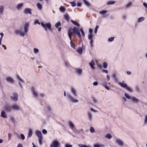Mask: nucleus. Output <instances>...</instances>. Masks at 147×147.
<instances>
[{
	"mask_svg": "<svg viewBox=\"0 0 147 147\" xmlns=\"http://www.w3.org/2000/svg\"><path fill=\"white\" fill-rule=\"evenodd\" d=\"M4 110L7 112H9L11 111V106H10L8 104H6L3 107Z\"/></svg>",
	"mask_w": 147,
	"mask_h": 147,
	"instance_id": "nucleus-9",
	"label": "nucleus"
},
{
	"mask_svg": "<svg viewBox=\"0 0 147 147\" xmlns=\"http://www.w3.org/2000/svg\"><path fill=\"white\" fill-rule=\"evenodd\" d=\"M107 65L106 62H104L102 64V67H103L106 68L107 67Z\"/></svg>",
	"mask_w": 147,
	"mask_h": 147,
	"instance_id": "nucleus-53",
	"label": "nucleus"
},
{
	"mask_svg": "<svg viewBox=\"0 0 147 147\" xmlns=\"http://www.w3.org/2000/svg\"><path fill=\"white\" fill-rule=\"evenodd\" d=\"M7 81L9 83H12L14 82L13 79L10 77H8L6 78Z\"/></svg>",
	"mask_w": 147,
	"mask_h": 147,
	"instance_id": "nucleus-25",
	"label": "nucleus"
},
{
	"mask_svg": "<svg viewBox=\"0 0 147 147\" xmlns=\"http://www.w3.org/2000/svg\"><path fill=\"white\" fill-rule=\"evenodd\" d=\"M132 102L135 103H138L140 101V100L135 97L132 96L131 100Z\"/></svg>",
	"mask_w": 147,
	"mask_h": 147,
	"instance_id": "nucleus-17",
	"label": "nucleus"
},
{
	"mask_svg": "<svg viewBox=\"0 0 147 147\" xmlns=\"http://www.w3.org/2000/svg\"><path fill=\"white\" fill-rule=\"evenodd\" d=\"M143 6L146 8L147 9V3H143Z\"/></svg>",
	"mask_w": 147,
	"mask_h": 147,
	"instance_id": "nucleus-64",
	"label": "nucleus"
},
{
	"mask_svg": "<svg viewBox=\"0 0 147 147\" xmlns=\"http://www.w3.org/2000/svg\"><path fill=\"white\" fill-rule=\"evenodd\" d=\"M132 3L131 2H129L125 5V7L126 8H128L131 6Z\"/></svg>",
	"mask_w": 147,
	"mask_h": 147,
	"instance_id": "nucleus-40",
	"label": "nucleus"
},
{
	"mask_svg": "<svg viewBox=\"0 0 147 147\" xmlns=\"http://www.w3.org/2000/svg\"><path fill=\"white\" fill-rule=\"evenodd\" d=\"M65 65L66 67H69L70 66V64L68 61H65Z\"/></svg>",
	"mask_w": 147,
	"mask_h": 147,
	"instance_id": "nucleus-41",
	"label": "nucleus"
},
{
	"mask_svg": "<svg viewBox=\"0 0 147 147\" xmlns=\"http://www.w3.org/2000/svg\"><path fill=\"white\" fill-rule=\"evenodd\" d=\"M17 79L18 81L19 85L20 88L22 89L23 87L22 84L24 83V82L21 78L18 76H17Z\"/></svg>",
	"mask_w": 147,
	"mask_h": 147,
	"instance_id": "nucleus-11",
	"label": "nucleus"
},
{
	"mask_svg": "<svg viewBox=\"0 0 147 147\" xmlns=\"http://www.w3.org/2000/svg\"><path fill=\"white\" fill-rule=\"evenodd\" d=\"M42 132L44 134H46L47 133V131L45 129H43L42 130Z\"/></svg>",
	"mask_w": 147,
	"mask_h": 147,
	"instance_id": "nucleus-59",
	"label": "nucleus"
},
{
	"mask_svg": "<svg viewBox=\"0 0 147 147\" xmlns=\"http://www.w3.org/2000/svg\"><path fill=\"white\" fill-rule=\"evenodd\" d=\"M112 77L114 79L115 81V82H116L117 81V80L116 75L115 74H113L112 75Z\"/></svg>",
	"mask_w": 147,
	"mask_h": 147,
	"instance_id": "nucleus-52",
	"label": "nucleus"
},
{
	"mask_svg": "<svg viewBox=\"0 0 147 147\" xmlns=\"http://www.w3.org/2000/svg\"><path fill=\"white\" fill-rule=\"evenodd\" d=\"M107 13V11L106 10H102L99 12V13L102 15H104L106 14Z\"/></svg>",
	"mask_w": 147,
	"mask_h": 147,
	"instance_id": "nucleus-35",
	"label": "nucleus"
},
{
	"mask_svg": "<svg viewBox=\"0 0 147 147\" xmlns=\"http://www.w3.org/2000/svg\"><path fill=\"white\" fill-rule=\"evenodd\" d=\"M105 137L106 138L110 139L111 138L112 136L110 134H108L105 135Z\"/></svg>",
	"mask_w": 147,
	"mask_h": 147,
	"instance_id": "nucleus-42",
	"label": "nucleus"
},
{
	"mask_svg": "<svg viewBox=\"0 0 147 147\" xmlns=\"http://www.w3.org/2000/svg\"><path fill=\"white\" fill-rule=\"evenodd\" d=\"M1 116L3 118H7V116L5 112V111H3L1 113Z\"/></svg>",
	"mask_w": 147,
	"mask_h": 147,
	"instance_id": "nucleus-26",
	"label": "nucleus"
},
{
	"mask_svg": "<svg viewBox=\"0 0 147 147\" xmlns=\"http://www.w3.org/2000/svg\"><path fill=\"white\" fill-rule=\"evenodd\" d=\"M93 100L94 103H96L97 102V100L94 98H93Z\"/></svg>",
	"mask_w": 147,
	"mask_h": 147,
	"instance_id": "nucleus-63",
	"label": "nucleus"
},
{
	"mask_svg": "<svg viewBox=\"0 0 147 147\" xmlns=\"http://www.w3.org/2000/svg\"><path fill=\"white\" fill-rule=\"evenodd\" d=\"M90 131L92 133H93L95 132V130L93 127H91L90 128Z\"/></svg>",
	"mask_w": 147,
	"mask_h": 147,
	"instance_id": "nucleus-51",
	"label": "nucleus"
},
{
	"mask_svg": "<svg viewBox=\"0 0 147 147\" xmlns=\"http://www.w3.org/2000/svg\"><path fill=\"white\" fill-rule=\"evenodd\" d=\"M98 27H98V26H96L95 28V30H94V33L95 34L96 33L98 29Z\"/></svg>",
	"mask_w": 147,
	"mask_h": 147,
	"instance_id": "nucleus-55",
	"label": "nucleus"
},
{
	"mask_svg": "<svg viewBox=\"0 0 147 147\" xmlns=\"http://www.w3.org/2000/svg\"><path fill=\"white\" fill-rule=\"evenodd\" d=\"M31 90L34 97L36 98L38 96V93L36 89L33 87H32Z\"/></svg>",
	"mask_w": 147,
	"mask_h": 147,
	"instance_id": "nucleus-12",
	"label": "nucleus"
},
{
	"mask_svg": "<svg viewBox=\"0 0 147 147\" xmlns=\"http://www.w3.org/2000/svg\"><path fill=\"white\" fill-rule=\"evenodd\" d=\"M36 134L38 138L42 137L41 133L38 130L36 131Z\"/></svg>",
	"mask_w": 147,
	"mask_h": 147,
	"instance_id": "nucleus-28",
	"label": "nucleus"
},
{
	"mask_svg": "<svg viewBox=\"0 0 147 147\" xmlns=\"http://www.w3.org/2000/svg\"><path fill=\"white\" fill-rule=\"evenodd\" d=\"M24 13L26 14H32V10L31 9L27 8H25L24 11Z\"/></svg>",
	"mask_w": 147,
	"mask_h": 147,
	"instance_id": "nucleus-16",
	"label": "nucleus"
},
{
	"mask_svg": "<svg viewBox=\"0 0 147 147\" xmlns=\"http://www.w3.org/2000/svg\"><path fill=\"white\" fill-rule=\"evenodd\" d=\"M144 124H147V115H145L144 120Z\"/></svg>",
	"mask_w": 147,
	"mask_h": 147,
	"instance_id": "nucleus-47",
	"label": "nucleus"
},
{
	"mask_svg": "<svg viewBox=\"0 0 147 147\" xmlns=\"http://www.w3.org/2000/svg\"><path fill=\"white\" fill-rule=\"evenodd\" d=\"M11 100L15 101H16L18 100V95L17 94L14 93L13 94V96H11Z\"/></svg>",
	"mask_w": 147,
	"mask_h": 147,
	"instance_id": "nucleus-14",
	"label": "nucleus"
},
{
	"mask_svg": "<svg viewBox=\"0 0 147 147\" xmlns=\"http://www.w3.org/2000/svg\"><path fill=\"white\" fill-rule=\"evenodd\" d=\"M70 44L71 45V47L74 49H75V47L74 45V44L73 43L72 41H71L70 42Z\"/></svg>",
	"mask_w": 147,
	"mask_h": 147,
	"instance_id": "nucleus-49",
	"label": "nucleus"
},
{
	"mask_svg": "<svg viewBox=\"0 0 147 147\" xmlns=\"http://www.w3.org/2000/svg\"><path fill=\"white\" fill-rule=\"evenodd\" d=\"M88 117L89 120L91 121L92 119V114L90 112H88Z\"/></svg>",
	"mask_w": 147,
	"mask_h": 147,
	"instance_id": "nucleus-23",
	"label": "nucleus"
},
{
	"mask_svg": "<svg viewBox=\"0 0 147 147\" xmlns=\"http://www.w3.org/2000/svg\"><path fill=\"white\" fill-rule=\"evenodd\" d=\"M107 82L106 81H104L102 84V85L104 87L107 86Z\"/></svg>",
	"mask_w": 147,
	"mask_h": 147,
	"instance_id": "nucleus-50",
	"label": "nucleus"
},
{
	"mask_svg": "<svg viewBox=\"0 0 147 147\" xmlns=\"http://www.w3.org/2000/svg\"><path fill=\"white\" fill-rule=\"evenodd\" d=\"M115 142L119 145L121 146L123 145V142L119 139H116L115 140Z\"/></svg>",
	"mask_w": 147,
	"mask_h": 147,
	"instance_id": "nucleus-19",
	"label": "nucleus"
},
{
	"mask_svg": "<svg viewBox=\"0 0 147 147\" xmlns=\"http://www.w3.org/2000/svg\"><path fill=\"white\" fill-rule=\"evenodd\" d=\"M60 145L58 141L57 140H54L52 142V144L51 145V147H60Z\"/></svg>",
	"mask_w": 147,
	"mask_h": 147,
	"instance_id": "nucleus-8",
	"label": "nucleus"
},
{
	"mask_svg": "<svg viewBox=\"0 0 147 147\" xmlns=\"http://www.w3.org/2000/svg\"><path fill=\"white\" fill-rule=\"evenodd\" d=\"M24 3H21L18 4L17 5V9L18 10H20L23 7Z\"/></svg>",
	"mask_w": 147,
	"mask_h": 147,
	"instance_id": "nucleus-20",
	"label": "nucleus"
},
{
	"mask_svg": "<svg viewBox=\"0 0 147 147\" xmlns=\"http://www.w3.org/2000/svg\"><path fill=\"white\" fill-rule=\"evenodd\" d=\"M11 134L9 133L8 134V140H10L11 139Z\"/></svg>",
	"mask_w": 147,
	"mask_h": 147,
	"instance_id": "nucleus-60",
	"label": "nucleus"
},
{
	"mask_svg": "<svg viewBox=\"0 0 147 147\" xmlns=\"http://www.w3.org/2000/svg\"><path fill=\"white\" fill-rule=\"evenodd\" d=\"M32 131L31 129H30L28 131V138H29L32 135Z\"/></svg>",
	"mask_w": 147,
	"mask_h": 147,
	"instance_id": "nucleus-29",
	"label": "nucleus"
},
{
	"mask_svg": "<svg viewBox=\"0 0 147 147\" xmlns=\"http://www.w3.org/2000/svg\"><path fill=\"white\" fill-rule=\"evenodd\" d=\"M67 96L71 102L74 103L78 102V100L75 98V97H73L70 94H67Z\"/></svg>",
	"mask_w": 147,
	"mask_h": 147,
	"instance_id": "nucleus-5",
	"label": "nucleus"
},
{
	"mask_svg": "<svg viewBox=\"0 0 147 147\" xmlns=\"http://www.w3.org/2000/svg\"><path fill=\"white\" fill-rule=\"evenodd\" d=\"M115 3V2L113 1H108L107 4L108 5L114 4Z\"/></svg>",
	"mask_w": 147,
	"mask_h": 147,
	"instance_id": "nucleus-33",
	"label": "nucleus"
},
{
	"mask_svg": "<svg viewBox=\"0 0 147 147\" xmlns=\"http://www.w3.org/2000/svg\"><path fill=\"white\" fill-rule=\"evenodd\" d=\"M94 147H101V146L100 145L98 144L94 145Z\"/></svg>",
	"mask_w": 147,
	"mask_h": 147,
	"instance_id": "nucleus-62",
	"label": "nucleus"
},
{
	"mask_svg": "<svg viewBox=\"0 0 147 147\" xmlns=\"http://www.w3.org/2000/svg\"><path fill=\"white\" fill-rule=\"evenodd\" d=\"M45 110L47 112H50L52 110L51 107L48 105H47L45 107Z\"/></svg>",
	"mask_w": 147,
	"mask_h": 147,
	"instance_id": "nucleus-27",
	"label": "nucleus"
},
{
	"mask_svg": "<svg viewBox=\"0 0 147 147\" xmlns=\"http://www.w3.org/2000/svg\"><path fill=\"white\" fill-rule=\"evenodd\" d=\"M34 52L35 54H36L39 52V50L36 48H34L33 49Z\"/></svg>",
	"mask_w": 147,
	"mask_h": 147,
	"instance_id": "nucleus-43",
	"label": "nucleus"
},
{
	"mask_svg": "<svg viewBox=\"0 0 147 147\" xmlns=\"http://www.w3.org/2000/svg\"><path fill=\"white\" fill-rule=\"evenodd\" d=\"M71 22L73 24H74V25H76V26H77L78 27H80V25L79 24V23L77 22L76 21H74L73 20H71Z\"/></svg>",
	"mask_w": 147,
	"mask_h": 147,
	"instance_id": "nucleus-30",
	"label": "nucleus"
},
{
	"mask_svg": "<svg viewBox=\"0 0 147 147\" xmlns=\"http://www.w3.org/2000/svg\"><path fill=\"white\" fill-rule=\"evenodd\" d=\"M80 32H81V33L82 36L83 37H85V34L84 31L82 29H80L79 30V29L76 27H74L73 29L71 28L68 30V35L70 40V42L72 41V36L73 35L72 32L75 35H76L79 38H81V36Z\"/></svg>",
	"mask_w": 147,
	"mask_h": 147,
	"instance_id": "nucleus-1",
	"label": "nucleus"
},
{
	"mask_svg": "<svg viewBox=\"0 0 147 147\" xmlns=\"http://www.w3.org/2000/svg\"><path fill=\"white\" fill-rule=\"evenodd\" d=\"M65 8L62 6H61L59 8V10L61 12H64L65 10Z\"/></svg>",
	"mask_w": 147,
	"mask_h": 147,
	"instance_id": "nucleus-32",
	"label": "nucleus"
},
{
	"mask_svg": "<svg viewBox=\"0 0 147 147\" xmlns=\"http://www.w3.org/2000/svg\"><path fill=\"white\" fill-rule=\"evenodd\" d=\"M34 23L36 24H38L39 25H41L45 31H47V29H48L50 31H52L51 25L50 22H48L46 24H45L43 22H42L40 23L38 20H36L34 21Z\"/></svg>",
	"mask_w": 147,
	"mask_h": 147,
	"instance_id": "nucleus-2",
	"label": "nucleus"
},
{
	"mask_svg": "<svg viewBox=\"0 0 147 147\" xmlns=\"http://www.w3.org/2000/svg\"><path fill=\"white\" fill-rule=\"evenodd\" d=\"M11 109L15 111L21 110L22 108L17 104H14L11 106Z\"/></svg>",
	"mask_w": 147,
	"mask_h": 147,
	"instance_id": "nucleus-7",
	"label": "nucleus"
},
{
	"mask_svg": "<svg viewBox=\"0 0 147 147\" xmlns=\"http://www.w3.org/2000/svg\"><path fill=\"white\" fill-rule=\"evenodd\" d=\"M29 25V24L28 23H26L24 26V32H25V34L27 33L28 32Z\"/></svg>",
	"mask_w": 147,
	"mask_h": 147,
	"instance_id": "nucleus-10",
	"label": "nucleus"
},
{
	"mask_svg": "<svg viewBox=\"0 0 147 147\" xmlns=\"http://www.w3.org/2000/svg\"><path fill=\"white\" fill-rule=\"evenodd\" d=\"M144 20V18L142 17L139 18L138 20V22H140L143 21Z\"/></svg>",
	"mask_w": 147,
	"mask_h": 147,
	"instance_id": "nucleus-45",
	"label": "nucleus"
},
{
	"mask_svg": "<svg viewBox=\"0 0 147 147\" xmlns=\"http://www.w3.org/2000/svg\"><path fill=\"white\" fill-rule=\"evenodd\" d=\"M61 24L60 22H58L57 23L55 24V26L57 28L61 26Z\"/></svg>",
	"mask_w": 147,
	"mask_h": 147,
	"instance_id": "nucleus-38",
	"label": "nucleus"
},
{
	"mask_svg": "<svg viewBox=\"0 0 147 147\" xmlns=\"http://www.w3.org/2000/svg\"><path fill=\"white\" fill-rule=\"evenodd\" d=\"M78 146L79 147H90L89 146H87L86 145H84L81 144H78Z\"/></svg>",
	"mask_w": 147,
	"mask_h": 147,
	"instance_id": "nucleus-46",
	"label": "nucleus"
},
{
	"mask_svg": "<svg viewBox=\"0 0 147 147\" xmlns=\"http://www.w3.org/2000/svg\"><path fill=\"white\" fill-rule=\"evenodd\" d=\"M70 3L71 4V6L73 7H74L76 5V3L74 2H70Z\"/></svg>",
	"mask_w": 147,
	"mask_h": 147,
	"instance_id": "nucleus-54",
	"label": "nucleus"
},
{
	"mask_svg": "<svg viewBox=\"0 0 147 147\" xmlns=\"http://www.w3.org/2000/svg\"><path fill=\"white\" fill-rule=\"evenodd\" d=\"M126 18H127V17H126V15H125V14H124V15H123L122 16V18L123 20H125Z\"/></svg>",
	"mask_w": 147,
	"mask_h": 147,
	"instance_id": "nucleus-61",
	"label": "nucleus"
},
{
	"mask_svg": "<svg viewBox=\"0 0 147 147\" xmlns=\"http://www.w3.org/2000/svg\"><path fill=\"white\" fill-rule=\"evenodd\" d=\"M89 34L88 36V38L90 40V44L91 47H93L94 46L93 40V36L92 34V30L91 29L89 30Z\"/></svg>",
	"mask_w": 147,
	"mask_h": 147,
	"instance_id": "nucleus-4",
	"label": "nucleus"
},
{
	"mask_svg": "<svg viewBox=\"0 0 147 147\" xmlns=\"http://www.w3.org/2000/svg\"><path fill=\"white\" fill-rule=\"evenodd\" d=\"M71 91L72 94L74 95V96L76 97L77 96V92L76 90L74 88H72L71 89Z\"/></svg>",
	"mask_w": 147,
	"mask_h": 147,
	"instance_id": "nucleus-21",
	"label": "nucleus"
},
{
	"mask_svg": "<svg viewBox=\"0 0 147 147\" xmlns=\"http://www.w3.org/2000/svg\"><path fill=\"white\" fill-rule=\"evenodd\" d=\"M115 38L114 37H112L111 38H109L108 39V41L109 42H111L113 41L114 39Z\"/></svg>",
	"mask_w": 147,
	"mask_h": 147,
	"instance_id": "nucleus-48",
	"label": "nucleus"
},
{
	"mask_svg": "<svg viewBox=\"0 0 147 147\" xmlns=\"http://www.w3.org/2000/svg\"><path fill=\"white\" fill-rule=\"evenodd\" d=\"M118 84L122 88L125 89L129 92H132V90L131 88L128 87L127 84L125 83V82L124 81H123L122 82H119Z\"/></svg>",
	"mask_w": 147,
	"mask_h": 147,
	"instance_id": "nucleus-3",
	"label": "nucleus"
},
{
	"mask_svg": "<svg viewBox=\"0 0 147 147\" xmlns=\"http://www.w3.org/2000/svg\"><path fill=\"white\" fill-rule=\"evenodd\" d=\"M89 65L90 67L92 69H94V62L93 60H92L91 62L89 63Z\"/></svg>",
	"mask_w": 147,
	"mask_h": 147,
	"instance_id": "nucleus-22",
	"label": "nucleus"
},
{
	"mask_svg": "<svg viewBox=\"0 0 147 147\" xmlns=\"http://www.w3.org/2000/svg\"><path fill=\"white\" fill-rule=\"evenodd\" d=\"M16 137L18 138L21 139L22 140H24L25 139V137L24 135L23 134H21L20 136L18 134L16 133Z\"/></svg>",
	"mask_w": 147,
	"mask_h": 147,
	"instance_id": "nucleus-15",
	"label": "nucleus"
},
{
	"mask_svg": "<svg viewBox=\"0 0 147 147\" xmlns=\"http://www.w3.org/2000/svg\"><path fill=\"white\" fill-rule=\"evenodd\" d=\"M15 33L16 34L22 36H24L25 34L24 32L20 30L17 29L15 30Z\"/></svg>",
	"mask_w": 147,
	"mask_h": 147,
	"instance_id": "nucleus-6",
	"label": "nucleus"
},
{
	"mask_svg": "<svg viewBox=\"0 0 147 147\" xmlns=\"http://www.w3.org/2000/svg\"><path fill=\"white\" fill-rule=\"evenodd\" d=\"M39 143L40 144H42V137L38 138Z\"/></svg>",
	"mask_w": 147,
	"mask_h": 147,
	"instance_id": "nucleus-44",
	"label": "nucleus"
},
{
	"mask_svg": "<svg viewBox=\"0 0 147 147\" xmlns=\"http://www.w3.org/2000/svg\"><path fill=\"white\" fill-rule=\"evenodd\" d=\"M68 124L70 128L74 131L75 129V126L74 124L71 121H69Z\"/></svg>",
	"mask_w": 147,
	"mask_h": 147,
	"instance_id": "nucleus-13",
	"label": "nucleus"
},
{
	"mask_svg": "<svg viewBox=\"0 0 147 147\" xmlns=\"http://www.w3.org/2000/svg\"><path fill=\"white\" fill-rule=\"evenodd\" d=\"M4 7L3 6H0V13L2 14L4 11Z\"/></svg>",
	"mask_w": 147,
	"mask_h": 147,
	"instance_id": "nucleus-37",
	"label": "nucleus"
},
{
	"mask_svg": "<svg viewBox=\"0 0 147 147\" xmlns=\"http://www.w3.org/2000/svg\"><path fill=\"white\" fill-rule=\"evenodd\" d=\"M83 2L86 6L87 7H89L90 6V3L86 0H83Z\"/></svg>",
	"mask_w": 147,
	"mask_h": 147,
	"instance_id": "nucleus-34",
	"label": "nucleus"
},
{
	"mask_svg": "<svg viewBox=\"0 0 147 147\" xmlns=\"http://www.w3.org/2000/svg\"><path fill=\"white\" fill-rule=\"evenodd\" d=\"M37 7L38 9L39 10H42V6L39 3H37Z\"/></svg>",
	"mask_w": 147,
	"mask_h": 147,
	"instance_id": "nucleus-36",
	"label": "nucleus"
},
{
	"mask_svg": "<svg viewBox=\"0 0 147 147\" xmlns=\"http://www.w3.org/2000/svg\"><path fill=\"white\" fill-rule=\"evenodd\" d=\"M83 46L82 45L81 48H79L77 49L76 51L80 54H81L82 53L83 51Z\"/></svg>",
	"mask_w": 147,
	"mask_h": 147,
	"instance_id": "nucleus-24",
	"label": "nucleus"
},
{
	"mask_svg": "<svg viewBox=\"0 0 147 147\" xmlns=\"http://www.w3.org/2000/svg\"><path fill=\"white\" fill-rule=\"evenodd\" d=\"M65 147H72V146L68 144H66L65 145Z\"/></svg>",
	"mask_w": 147,
	"mask_h": 147,
	"instance_id": "nucleus-57",
	"label": "nucleus"
},
{
	"mask_svg": "<svg viewBox=\"0 0 147 147\" xmlns=\"http://www.w3.org/2000/svg\"><path fill=\"white\" fill-rule=\"evenodd\" d=\"M135 89L136 90L137 92H138L139 91V87L137 86H135Z\"/></svg>",
	"mask_w": 147,
	"mask_h": 147,
	"instance_id": "nucleus-58",
	"label": "nucleus"
},
{
	"mask_svg": "<svg viewBox=\"0 0 147 147\" xmlns=\"http://www.w3.org/2000/svg\"><path fill=\"white\" fill-rule=\"evenodd\" d=\"M75 71L76 74L79 76L81 75L82 73V70L80 69L76 68Z\"/></svg>",
	"mask_w": 147,
	"mask_h": 147,
	"instance_id": "nucleus-18",
	"label": "nucleus"
},
{
	"mask_svg": "<svg viewBox=\"0 0 147 147\" xmlns=\"http://www.w3.org/2000/svg\"><path fill=\"white\" fill-rule=\"evenodd\" d=\"M11 120V121L12 122L14 123H15V119L13 117H11L10 118Z\"/></svg>",
	"mask_w": 147,
	"mask_h": 147,
	"instance_id": "nucleus-56",
	"label": "nucleus"
},
{
	"mask_svg": "<svg viewBox=\"0 0 147 147\" xmlns=\"http://www.w3.org/2000/svg\"><path fill=\"white\" fill-rule=\"evenodd\" d=\"M124 96L125 98L129 100H131L132 96H130L128 94L125 93L124 94Z\"/></svg>",
	"mask_w": 147,
	"mask_h": 147,
	"instance_id": "nucleus-31",
	"label": "nucleus"
},
{
	"mask_svg": "<svg viewBox=\"0 0 147 147\" xmlns=\"http://www.w3.org/2000/svg\"><path fill=\"white\" fill-rule=\"evenodd\" d=\"M64 18L67 21H68L70 19V18L69 15L67 14L65 15Z\"/></svg>",
	"mask_w": 147,
	"mask_h": 147,
	"instance_id": "nucleus-39",
	"label": "nucleus"
}]
</instances>
